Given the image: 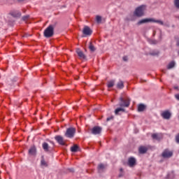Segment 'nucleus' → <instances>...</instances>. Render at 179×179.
Returning <instances> with one entry per match:
<instances>
[{
  "instance_id": "34",
  "label": "nucleus",
  "mask_w": 179,
  "mask_h": 179,
  "mask_svg": "<svg viewBox=\"0 0 179 179\" xmlns=\"http://www.w3.org/2000/svg\"><path fill=\"white\" fill-rule=\"evenodd\" d=\"M159 55V52H157L155 53H151V55Z\"/></svg>"
},
{
  "instance_id": "26",
  "label": "nucleus",
  "mask_w": 179,
  "mask_h": 179,
  "mask_svg": "<svg viewBox=\"0 0 179 179\" xmlns=\"http://www.w3.org/2000/svg\"><path fill=\"white\" fill-rule=\"evenodd\" d=\"M96 20L97 23H101V16L96 15Z\"/></svg>"
},
{
  "instance_id": "8",
  "label": "nucleus",
  "mask_w": 179,
  "mask_h": 179,
  "mask_svg": "<svg viewBox=\"0 0 179 179\" xmlns=\"http://www.w3.org/2000/svg\"><path fill=\"white\" fill-rule=\"evenodd\" d=\"M127 164L129 167H134V166H136V159L134 157H129L128 159Z\"/></svg>"
},
{
  "instance_id": "36",
  "label": "nucleus",
  "mask_w": 179,
  "mask_h": 179,
  "mask_svg": "<svg viewBox=\"0 0 179 179\" xmlns=\"http://www.w3.org/2000/svg\"><path fill=\"white\" fill-rule=\"evenodd\" d=\"M156 35V31H153V36H155Z\"/></svg>"
},
{
  "instance_id": "13",
  "label": "nucleus",
  "mask_w": 179,
  "mask_h": 179,
  "mask_svg": "<svg viewBox=\"0 0 179 179\" xmlns=\"http://www.w3.org/2000/svg\"><path fill=\"white\" fill-rule=\"evenodd\" d=\"M10 15L14 17H19L21 16L22 13H20V12H19L18 10H13L10 12Z\"/></svg>"
},
{
  "instance_id": "7",
  "label": "nucleus",
  "mask_w": 179,
  "mask_h": 179,
  "mask_svg": "<svg viewBox=\"0 0 179 179\" xmlns=\"http://www.w3.org/2000/svg\"><path fill=\"white\" fill-rule=\"evenodd\" d=\"M83 34H85V36H92V33H93V31L90 29V27L85 26L83 28Z\"/></svg>"
},
{
  "instance_id": "2",
  "label": "nucleus",
  "mask_w": 179,
  "mask_h": 179,
  "mask_svg": "<svg viewBox=\"0 0 179 179\" xmlns=\"http://www.w3.org/2000/svg\"><path fill=\"white\" fill-rule=\"evenodd\" d=\"M54 29H55V24L49 25L44 31V36L47 38H50V37H52L54 36Z\"/></svg>"
},
{
  "instance_id": "31",
  "label": "nucleus",
  "mask_w": 179,
  "mask_h": 179,
  "mask_svg": "<svg viewBox=\"0 0 179 179\" xmlns=\"http://www.w3.org/2000/svg\"><path fill=\"white\" fill-rule=\"evenodd\" d=\"M123 60L128 61V57L127 56L123 57Z\"/></svg>"
},
{
  "instance_id": "38",
  "label": "nucleus",
  "mask_w": 179,
  "mask_h": 179,
  "mask_svg": "<svg viewBox=\"0 0 179 179\" xmlns=\"http://www.w3.org/2000/svg\"><path fill=\"white\" fill-rule=\"evenodd\" d=\"M17 1H23V0H17Z\"/></svg>"
},
{
  "instance_id": "20",
  "label": "nucleus",
  "mask_w": 179,
  "mask_h": 179,
  "mask_svg": "<svg viewBox=\"0 0 179 179\" xmlns=\"http://www.w3.org/2000/svg\"><path fill=\"white\" fill-rule=\"evenodd\" d=\"M175 66L176 63L174 62H171L167 66V69H171L174 68Z\"/></svg>"
},
{
  "instance_id": "15",
  "label": "nucleus",
  "mask_w": 179,
  "mask_h": 179,
  "mask_svg": "<svg viewBox=\"0 0 179 179\" xmlns=\"http://www.w3.org/2000/svg\"><path fill=\"white\" fill-rule=\"evenodd\" d=\"M107 169V165L103 164H100L98 166V170L99 173H101V171H104V169Z\"/></svg>"
},
{
  "instance_id": "6",
  "label": "nucleus",
  "mask_w": 179,
  "mask_h": 179,
  "mask_svg": "<svg viewBox=\"0 0 179 179\" xmlns=\"http://www.w3.org/2000/svg\"><path fill=\"white\" fill-rule=\"evenodd\" d=\"M162 156L164 157V159H170V157L173 156V152L169 150V149H166L162 153Z\"/></svg>"
},
{
  "instance_id": "11",
  "label": "nucleus",
  "mask_w": 179,
  "mask_h": 179,
  "mask_svg": "<svg viewBox=\"0 0 179 179\" xmlns=\"http://www.w3.org/2000/svg\"><path fill=\"white\" fill-rule=\"evenodd\" d=\"M92 134L93 135H99V134H101V127H94L92 129Z\"/></svg>"
},
{
  "instance_id": "19",
  "label": "nucleus",
  "mask_w": 179,
  "mask_h": 179,
  "mask_svg": "<svg viewBox=\"0 0 179 179\" xmlns=\"http://www.w3.org/2000/svg\"><path fill=\"white\" fill-rule=\"evenodd\" d=\"M145 108H146V107L145 106V105H143V104H140V105H138V111H139V112L144 111Z\"/></svg>"
},
{
  "instance_id": "9",
  "label": "nucleus",
  "mask_w": 179,
  "mask_h": 179,
  "mask_svg": "<svg viewBox=\"0 0 179 179\" xmlns=\"http://www.w3.org/2000/svg\"><path fill=\"white\" fill-rule=\"evenodd\" d=\"M161 115L164 118V120H170V118L171 117V113L169 110H165L162 112Z\"/></svg>"
},
{
  "instance_id": "32",
  "label": "nucleus",
  "mask_w": 179,
  "mask_h": 179,
  "mask_svg": "<svg viewBox=\"0 0 179 179\" xmlns=\"http://www.w3.org/2000/svg\"><path fill=\"white\" fill-rule=\"evenodd\" d=\"M175 97H176V99L177 100H179V94H176V95H175Z\"/></svg>"
},
{
  "instance_id": "1",
  "label": "nucleus",
  "mask_w": 179,
  "mask_h": 179,
  "mask_svg": "<svg viewBox=\"0 0 179 179\" xmlns=\"http://www.w3.org/2000/svg\"><path fill=\"white\" fill-rule=\"evenodd\" d=\"M131 99L128 97L120 96L119 106L121 108H117L115 110V115H118L120 113H125V109L122 107H129Z\"/></svg>"
},
{
  "instance_id": "4",
  "label": "nucleus",
  "mask_w": 179,
  "mask_h": 179,
  "mask_svg": "<svg viewBox=\"0 0 179 179\" xmlns=\"http://www.w3.org/2000/svg\"><path fill=\"white\" fill-rule=\"evenodd\" d=\"M149 22H152L153 23H158V24H161L163 26L164 23L163 21L159 20H155L154 18H145L143 19L138 22L137 24L141 25L143 24V23H149Z\"/></svg>"
},
{
  "instance_id": "29",
  "label": "nucleus",
  "mask_w": 179,
  "mask_h": 179,
  "mask_svg": "<svg viewBox=\"0 0 179 179\" xmlns=\"http://www.w3.org/2000/svg\"><path fill=\"white\" fill-rule=\"evenodd\" d=\"M177 143H179V134H178L176 137Z\"/></svg>"
},
{
  "instance_id": "37",
  "label": "nucleus",
  "mask_w": 179,
  "mask_h": 179,
  "mask_svg": "<svg viewBox=\"0 0 179 179\" xmlns=\"http://www.w3.org/2000/svg\"><path fill=\"white\" fill-rule=\"evenodd\" d=\"M175 89H176V90L178 89V87H175Z\"/></svg>"
},
{
  "instance_id": "10",
  "label": "nucleus",
  "mask_w": 179,
  "mask_h": 179,
  "mask_svg": "<svg viewBox=\"0 0 179 179\" xmlns=\"http://www.w3.org/2000/svg\"><path fill=\"white\" fill-rule=\"evenodd\" d=\"M55 141L59 143V145H62L64 146L65 145V141H64V137L62 136H56L55 137Z\"/></svg>"
},
{
  "instance_id": "30",
  "label": "nucleus",
  "mask_w": 179,
  "mask_h": 179,
  "mask_svg": "<svg viewBox=\"0 0 179 179\" xmlns=\"http://www.w3.org/2000/svg\"><path fill=\"white\" fill-rule=\"evenodd\" d=\"M150 44H156L155 41H149Z\"/></svg>"
},
{
  "instance_id": "24",
  "label": "nucleus",
  "mask_w": 179,
  "mask_h": 179,
  "mask_svg": "<svg viewBox=\"0 0 179 179\" xmlns=\"http://www.w3.org/2000/svg\"><path fill=\"white\" fill-rule=\"evenodd\" d=\"M115 83V80H110V81L108 82L107 86H108V87H109V88H110V87H113V86H114Z\"/></svg>"
},
{
  "instance_id": "28",
  "label": "nucleus",
  "mask_w": 179,
  "mask_h": 179,
  "mask_svg": "<svg viewBox=\"0 0 179 179\" xmlns=\"http://www.w3.org/2000/svg\"><path fill=\"white\" fill-rule=\"evenodd\" d=\"M30 17V16L29 15H25L22 17L23 20H27V19H29Z\"/></svg>"
},
{
  "instance_id": "22",
  "label": "nucleus",
  "mask_w": 179,
  "mask_h": 179,
  "mask_svg": "<svg viewBox=\"0 0 179 179\" xmlns=\"http://www.w3.org/2000/svg\"><path fill=\"white\" fill-rule=\"evenodd\" d=\"M29 155H36V148L35 147L31 148L29 150Z\"/></svg>"
},
{
  "instance_id": "33",
  "label": "nucleus",
  "mask_w": 179,
  "mask_h": 179,
  "mask_svg": "<svg viewBox=\"0 0 179 179\" xmlns=\"http://www.w3.org/2000/svg\"><path fill=\"white\" fill-rule=\"evenodd\" d=\"M113 117H108L106 119V121H110V120H113Z\"/></svg>"
},
{
  "instance_id": "27",
  "label": "nucleus",
  "mask_w": 179,
  "mask_h": 179,
  "mask_svg": "<svg viewBox=\"0 0 179 179\" xmlns=\"http://www.w3.org/2000/svg\"><path fill=\"white\" fill-rule=\"evenodd\" d=\"M175 6L176 8H179V0H175Z\"/></svg>"
},
{
  "instance_id": "23",
  "label": "nucleus",
  "mask_w": 179,
  "mask_h": 179,
  "mask_svg": "<svg viewBox=\"0 0 179 179\" xmlns=\"http://www.w3.org/2000/svg\"><path fill=\"white\" fill-rule=\"evenodd\" d=\"M89 49L90 50V51H92V52L96 51V48H94V45H93V44L92 43V42H90V45H89Z\"/></svg>"
},
{
  "instance_id": "17",
  "label": "nucleus",
  "mask_w": 179,
  "mask_h": 179,
  "mask_svg": "<svg viewBox=\"0 0 179 179\" xmlns=\"http://www.w3.org/2000/svg\"><path fill=\"white\" fill-rule=\"evenodd\" d=\"M78 149L79 147L78 146V145H74L71 148V151L75 153L78 152Z\"/></svg>"
},
{
  "instance_id": "18",
  "label": "nucleus",
  "mask_w": 179,
  "mask_h": 179,
  "mask_svg": "<svg viewBox=\"0 0 179 179\" xmlns=\"http://www.w3.org/2000/svg\"><path fill=\"white\" fill-rule=\"evenodd\" d=\"M117 89H124V82L120 80L117 84Z\"/></svg>"
},
{
  "instance_id": "12",
  "label": "nucleus",
  "mask_w": 179,
  "mask_h": 179,
  "mask_svg": "<svg viewBox=\"0 0 179 179\" xmlns=\"http://www.w3.org/2000/svg\"><path fill=\"white\" fill-rule=\"evenodd\" d=\"M76 52L80 58V59H86V55L80 49L76 50Z\"/></svg>"
},
{
  "instance_id": "5",
  "label": "nucleus",
  "mask_w": 179,
  "mask_h": 179,
  "mask_svg": "<svg viewBox=\"0 0 179 179\" xmlns=\"http://www.w3.org/2000/svg\"><path fill=\"white\" fill-rule=\"evenodd\" d=\"M76 134V129L75 127H70L67 129L65 136L67 138H73Z\"/></svg>"
},
{
  "instance_id": "25",
  "label": "nucleus",
  "mask_w": 179,
  "mask_h": 179,
  "mask_svg": "<svg viewBox=\"0 0 179 179\" xmlns=\"http://www.w3.org/2000/svg\"><path fill=\"white\" fill-rule=\"evenodd\" d=\"M152 139H156L157 141H160V137H159V134H153L152 135Z\"/></svg>"
},
{
  "instance_id": "14",
  "label": "nucleus",
  "mask_w": 179,
  "mask_h": 179,
  "mask_svg": "<svg viewBox=\"0 0 179 179\" xmlns=\"http://www.w3.org/2000/svg\"><path fill=\"white\" fill-rule=\"evenodd\" d=\"M138 152L139 153H141V155H143L146 153V152H148V148H146L145 146H141L138 148Z\"/></svg>"
},
{
  "instance_id": "21",
  "label": "nucleus",
  "mask_w": 179,
  "mask_h": 179,
  "mask_svg": "<svg viewBox=\"0 0 179 179\" xmlns=\"http://www.w3.org/2000/svg\"><path fill=\"white\" fill-rule=\"evenodd\" d=\"M41 166H43L44 167L48 166V164H47L45 160H44V157H42L41 161Z\"/></svg>"
},
{
  "instance_id": "3",
  "label": "nucleus",
  "mask_w": 179,
  "mask_h": 179,
  "mask_svg": "<svg viewBox=\"0 0 179 179\" xmlns=\"http://www.w3.org/2000/svg\"><path fill=\"white\" fill-rule=\"evenodd\" d=\"M146 10V6L142 5L136 8L134 15L137 17H142L145 15V10Z\"/></svg>"
},
{
  "instance_id": "35",
  "label": "nucleus",
  "mask_w": 179,
  "mask_h": 179,
  "mask_svg": "<svg viewBox=\"0 0 179 179\" xmlns=\"http://www.w3.org/2000/svg\"><path fill=\"white\" fill-rule=\"evenodd\" d=\"M177 45L179 46V39L177 41Z\"/></svg>"
},
{
  "instance_id": "16",
  "label": "nucleus",
  "mask_w": 179,
  "mask_h": 179,
  "mask_svg": "<svg viewBox=\"0 0 179 179\" xmlns=\"http://www.w3.org/2000/svg\"><path fill=\"white\" fill-rule=\"evenodd\" d=\"M42 147L45 152H50V145H48V143H43Z\"/></svg>"
}]
</instances>
